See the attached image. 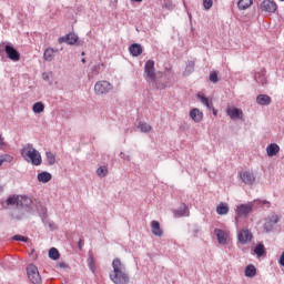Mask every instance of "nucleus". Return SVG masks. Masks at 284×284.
<instances>
[{
    "mask_svg": "<svg viewBox=\"0 0 284 284\" xmlns=\"http://www.w3.org/2000/svg\"><path fill=\"white\" fill-rule=\"evenodd\" d=\"M112 268L113 272L109 275L110 281L114 284H130V274L128 273V268L119 257H115L112 261Z\"/></svg>",
    "mask_w": 284,
    "mask_h": 284,
    "instance_id": "f257e3e1",
    "label": "nucleus"
},
{
    "mask_svg": "<svg viewBox=\"0 0 284 284\" xmlns=\"http://www.w3.org/2000/svg\"><path fill=\"white\" fill-rule=\"evenodd\" d=\"M211 83H219V72L212 71L209 75Z\"/></svg>",
    "mask_w": 284,
    "mask_h": 284,
    "instance_id": "e433bc0d",
    "label": "nucleus"
},
{
    "mask_svg": "<svg viewBox=\"0 0 284 284\" xmlns=\"http://www.w3.org/2000/svg\"><path fill=\"white\" fill-rule=\"evenodd\" d=\"M190 116L192 119V121H194V123H201L203 121V113L201 112L200 109H192L190 111Z\"/></svg>",
    "mask_w": 284,
    "mask_h": 284,
    "instance_id": "6ab92c4d",
    "label": "nucleus"
},
{
    "mask_svg": "<svg viewBox=\"0 0 284 284\" xmlns=\"http://www.w3.org/2000/svg\"><path fill=\"white\" fill-rule=\"evenodd\" d=\"M57 52H59V50H54L53 48H47L43 53L44 61H52Z\"/></svg>",
    "mask_w": 284,
    "mask_h": 284,
    "instance_id": "393cba45",
    "label": "nucleus"
},
{
    "mask_svg": "<svg viewBox=\"0 0 284 284\" xmlns=\"http://www.w3.org/2000/svg\"><path fill=\"white\" fill-rule=\"evenodd\" d=\"M50 77H52V73H43V74H42V79H43L44 81H50Z\"/></svg>",
    "mask_w": 284,
    "mask_h": 284,
    "instance_id": "de8ad7c7",
    "label": "nucleus"
},
{
    "mask_svg": "<svg viewBox=\"0 0 284 284\" xmlns=\"http://www.w3.org/2000/svg\"><path fill=\"white\" fill-rule=\"evenodd\" d=\"M214 6V0H203L204 10H210Z\"/></svg>",
    "mask_w": 284,
    "mask_h": 284,
    "instance_id": "ea45409f",
    "label": "nucleus"
},
{
    "mask_svg": "<svg viewBox=\"0 0 284 284\" xmlns=\"http://www.w3.org/2000/svg\"><path fill=\"white\" fill-rule=\"evenodd\" d=\"M0 159H1L2 163H4V162L12 163V160H13L12 155H8V154L0 155Z\"/></svg>",
    "mask_w": 284,
    "mask_h": 284,
    "instance_id": "a19ab883",
    "label": "nucleus"
},
{
    "mask_svg": "<svg viewBox=\"0 0 284 284\" xmlns=\"http://www.w3.org/2000/svg\"><path fill=\"white\" fill-rule=\"evenodd\" d=\"M278 263L282 267H284V252L281 254Z\"/></svg>",
    "mask_w": 284,
    "mask_h": 284,
    "instance_id": "8fccbe9b",
    "label": "nucleus"
},
{
    "mask_svg": "<svg viewBox=\"0 0 284 284\" xmlns=\"http://www.w3.org/2000/svg\"><path fill=\"white\" fill-rule=\"evenodd\" d=\"M98 176L104 178L108 176V168L106 166H100L97 170Z\"/></svg>",
    "mask_w": 284,
    "mask_h": 284,
    "instance_id": "c9c22d12",
    "label": "nucleus"
},
{
    "mask_svg": "<svg viewBox=\"0 0 284 284\" xmlns=\"http://www.w3.org/2000/svg\"><path fill=\"white\" fill-rule=\"evenodd\" d=\"M12 241H21L22 243H28V237L23 236V235H20V234H17V235L12 236Z\"/></svg>",
    "mask_w": 284,
    "mask_h": 284,
    "instance_id": "58836bf2",
    "label": "nucleus"
},
{
    "mask_svg": "<svg viewBox=\"0 0 284 284\" xmlns=\"http://www.w3.org/2000/svg\"><path fill=\"white\" fill-rule=\"evenodd\" d=\"M254 3L253 0H239L237 8L239 10H247Z\"/></svg>",
    "mask_w": 284,
    "mask_h": 284,
    "instance_id": "c756f323",
    "label": "nucleus"
},
{
    "mask_svg": "<svg viewBox=\"0 0 284 284\" xmlns=\"http://www.w3.org/2000/svg\"><path fill=\"white\" fill-rule=\"evenodd\" d=\"M8 148V144L3 141V136L0 134V150H6Z\"/></svg>",
    "mask_w": 284,
    "mask_h": 284,
    "instance_id": "c03bdc74",
    "label": "nucleus"
},
{
    "mask_svg": "<svg viewBox=\"0 0 284 284\" xmlns=\"http://www.w3.org/2000/svg\"><path fill=\"white\" fill-rule=\"evenodd\" d=\"M60 256L61 254L57 247H51L49 250V258H51V261H59Z\"/></svg>",
    "mask_w": 284,
    "mask_h": 284,
    "instance_id": "2f4dec72",
    "label": "nucleus"
},
{
    "mask_svg": "<svg viewBox=\"0 0 284 284\" xmlns=\"http://www.w3.org/2000/svg\"><path fill=\"white\" fill-rule=\"evenodd\" d=\"M112 90V84L108 81H99L94 85L95 94H108Z\"/></svg>",
    "mask_w": 284,
    "mask_h": 284,
    "instance_id": "1a4fd4ad",
    "label": "nucleus"
},
{
    "mask_svg": "<svg viewBox=\"0 0 284 284\" xmlns=\"http://www.w3.org/2000/svg\"><path fill=\"white\" fill-rule=\"evenodd\" d=\"M27 276L29 281H31L33 284H41V274H39V268L34 264H29L27 266Z\"/></svg>",
    "mask_w": 284,
    "mask_h": 284,
    "instance_id": "39448f33",
    "label": "nucleus"
},
{
    "mask_svg": "<svg viewBox=\"0 0 284 284\" xmlns=\"http://www.w3.org/2000/svg\"><path fill=\"white\" fill-rule=\"evenodd\" d=\"M21 156L24 161H28V163H32V165H41V163H43L41 153L37 149L32 148V144H27L21 150Z\"/></svg>",
    "mask_w": 284,
    "mask_h": 284,
    "instance_id": "f03ea898",
    "label": "nucleus"
},
{
    "mask_svg": "<svg viewBox=\"0 0 284 284\" xmlns=\"http://www.w3.org/2000/svg\"><path fill=\"white\" fill-rule=\"evenodd\" d=\"M194 72V61H187L185 70L183 72V77H190Z\"/></svg>",
    "mask_w": 284,
    "mask_h": 284,
    "instance_id": "473e14b6",
    "label": "nucleus"
},
{
    "mask_svg": "<svg viewBox=\"0 0 284 284\" xmlns=\"http://www.w3.org/2000/svg\"><path fill=\"white\" fill-rule=\"evenodd\" d=\"M276 223H281V216L277 214H272L265 219V223L263 225L264 231L270 234V232L274 231V226Z\"/></svg>",
    "mask_w": 284,
    "mask_h": 284,
    "instance_id": "0eeeda50",
    "label": "nucleus"
},
{
    "mask_svg": "<svg viewBox=\"0 0 284 284\" xmlns=\"http://www.w3.org/2000/svg\"><path fill=\"white\" fill-rule=\"evenodd\" d=\"M254 254H256L258 258L265 256V245L263 243H257L254 247Z\"/></svg>",
    "mask_w": 284,
    "mask_h": 284,
    "instance_id": "cd10ccee",
    "label": "nucleus"
},
{
    "mask_svg": "<svg viewBox=\"0 0 284 284\" xmlns=\"http://www.w3.org/2000/svg\"><path fill=\"white\" fill-rule=\"evenodd\" d=\"M45 110V104H43V102H36L32 105V111L34 112V114H41L42 112H44Z\"/></svg>",
    "mask_w": 284,
    "mask_h": 284,
    "instance_id": "c85d7f7f",
    "label": "nucleus"
},
{
    "mask_svg": "<svg viewBox=\"0 0 284 284\" xmlns=\"http://www.w3.org/2000/svg\"><path fill=\"white\" fill-rule=\"evenodd\" d=\"M58 267L65 270V267H68V264H65V262H60L58 263Z\"/></svg>",
    "mask_w": 284,
    "mask_h": 284,
    "instance_id": "3c124183",
    "label": "nucleus"
},
{
    "mask_svg": "<svg viewBox=\"0 0 284 284\" xmlns=\"http://www.w3.org/2000/svg\"><path fill=\"white\" fill-rule=\"evenodd\" d=\"M120 156L124 160V161H130V155L123 153V152H120Z\"/></svg>",
    "mask_w": 284,
    "mask_h": 284,
    "instance_id": "09e8293b",
    "label": "nucleus"
},
{
    "mask_svg": "<svg viewBox=\"0 0 284 284\" xmlns=\"http://www.w3.org/2000/svg\"><path fill=\"white\" fill-rule=\"evenodd\" d=\"M162 8H165V10H172L174 6L172 4V1H165Z\"/></svg>",
    "mask_w": 284,
    "mask_h": 284,
    "instance_id": "79ce46f5",
    "label": "nucleus"
},
{
    "mask_svg": "<svg viewBox=\"0 0 284 284\" xmlns=\"http://www.w3.org/2000/svg\"><path fill=\"white\" fill-rule=\"evenodd\" d=\"M1 205L3 210H8L9 206L19 210V195H10L6 201L1 202Z\"/></svg>",
    "mask_w": 284,
    "mask_h": 284,
    "instance_id": "f8f14e48",
    "label": "nucleus"
},
{
    "mask_svg": "<svg viewBox=\"0 0 284 284\" xmlns=\"http://www.w3.org/2000/svg\"><path fill=\"white\" fill-rule=\"evenodd\" d=\"M254 80L256 83H260V85L265 87L267 83V78L265 77V70H262V72H255Z\"/></svg>",
    "mask_w": 284,
    "mask_h": 284,
    "instance_id": "5701e85b",
    "label": "nucleus"
},
{
    "mask_svg": "<svg viewBox=\"0 0 284 284\" xmlns=\"http://www.w3.org/2000/svg\"><path fill=\"white\" fill-rule=\"evenodd\" d=\"M237 239L239 242L242 245H247V243H250V241H252V232L247 231V230H242L239 234H237Z\"/></svg>",
    "mask_w": 284,
    "mask_h": 284,
    "instance_id": "2eb2a0df",
    "label": "nucleus"
},
{
    "mask_svg": "<svg viewBox=\"0 0 284 284\" xmlns=\"http://www.w3.org/2000/svg\"><path fill=\"white\" fill-rule=\"evenodd\" d=\"M4 52L10 61H20L21 59V53H19V50H17V48H14L12 43H8L4 45Z\"/></svg>",
    "mask_w": 284,
    "mask_h": 284,
    "instance_id": "6e6552de",
    "label": "nucleus"
},
{
    "mask_svg": "<svg viewBox=\"0 0 284 284\" xmlns=\"http://www.w3.org/2000/svg\"><path fill=\"white\" fill-rule=\"evenodd\" d=\"M199 232H201V229L199 226H196L193 231L194 236H196V234H199Z\"/></svg>",
    "mask_w": 284,
    "mask_h": 284,
    "instance_id": "864d4df0",
    "label": "nucleus"
},
{
    "mask_svg": "<svg viewBox=\"0 0 284 284\" xmlns=\"http://www.w3.org/2000/svg\"><path fill=\"white\" fill-rule=\"evenodd\" d=\"M214 234L216 236L217 243L220 245H226L227 244V233L221 229H215Z\"/></svg>",
    "mask_w": 284,
    "mask_h": 284,
    "instance_id": "f3484780",
    "label": "nucleus"
},
{
    "mask_svg": "<svg viewBox=\"0 0 284 284\" xmlns=\"http://www.w3.org/2000/svg\"><path fill=\"white\" fill-rule=\"evenodd\" d=\"M155 88H156V90H165V85L160 82H155Z\"/></svg>",
    "mask_w": 284,
    "mask_h": 284,
    "instance_id": "49530a36",
    "label": "nucleus"
},
{
    "mask_svg": "<svg viewBox=\"0 0 284 284\" xmlns=\"http://www.w3.org/2000/svg\"><path fill=\"white\" fill-rule=\"evenodd\" d=\"M175 214H178V216H190V210L187 205L183 204V207L178 209Z\"/></svg>",
    "mask_w": 284,
    "mask_h": 284,
    "instance_id": "72a5a7b5",
    "label": "nucleus"
},
{
    "mask_svg": "<svg viewBox=\"0 0 284 284\" xmlns=\"http://www.w3.org/2000/svg\"><path fill=\"white\" fill-rule=\"evenodd\" d=\"M40 216L42 221H45V219H48V209L43 207L40 212Z\"/></svg>",
    "mask_w": 284,
    "mask_h": 284,
    "instance_id": "37998d69",
    "label": "nucleus"
},
{
    "mask_svg": "<svg viewBox=\"0 0 284 284\" xmlns=\"http://www.w3.org/2000/svg\"><path fill=\"white\" fill-rule=\"evenodd\" d=\"M45 161L48 165L52 166L54 163H57V156L51 151L45 152Z\"/></svg>",
    "mask_w": 284,
    "mask_h": 284,
    "instance_id": "7c9ffc66",
    "label": "nucleus"
},
{
    "mask_svg": "<svg viewBox=\"0 0 284 284\" xmlns=\"http://www.w3.org/2000/svg\"><path fill=\"white\" fill-rule=\"evenodd\" d=\"M82 57H85V52H82Z\"/></svg>",
    "mask_w": 284,
    "mask_h": 284,
    "instance_id": "4d7b16f0",
    "label": "nucleus"
},
{
    "mask_svg": "<svg viewBox=\"0 0 284 284\" xmlns=\"http://www.w3.org/2000/svg\"><path fill=\"white\" fill-rule=\"evenodd\" d=\"M216 212L217 214H220V216H225V214H229L230 212V206L227 205V203L221 202L216 206Z\"/></svg>",
    "mask_w": 284,
    "mask_h": 284,
    "instance_id": "a878e982",
    "label": "nucleus"
},
{
    "mask_svg": "<svg viewBox=\"0 0 284 284\" xmlns=\"http://www.w3.org/2000/svg\"><path fill=\"white\" fill-rule=\"evenodd\" d=\"M81 61H82V63H85V58H82V60H81Z\"/></svg>",
    "mask_w": 284,
    "mask_h": 284,
    "instance_id": "5fc2aeb1",
    "label": "nucleus"
},
{
    "mask_svg": "<svg viewBox=\"0 0 284 284\" xmlns=\"http://www.w3.org/2000/svg\"><path fill=\"white\" fill-rule=\"evenodd\" d=\"M144 74L146 81L156 83V73L154 72V60H148L144 64Z\"/></svg>",
    "mask_w": 284,
    "mask_h": 284,
    "instance_id": "423d86ee",
    "label": "nucleus"
},
{
    "mask_svg": "<svg viewBox=\"0 0 284 284\" xmlns=\"http://www.w3.org/2000/svg\"><path fill=\"white\" fill-rule=\"evenodd\" d=\"M256 103L258 105H270V103H272V98L267 94H260L256 98Z\"/></svg>",
    "mask_w": 284,
    "mask_h": 284,
    "instance_id": "b1692460",
    "label": "nucleus"
},
{
    "mask_svg": "<svg viewBox=\"0 0 284 284\" xmlns=\"http://www.w3.org/2000/svg\"><path fill=\"white\" fill-rule=\"evenodd\" d=\"M32 200L26 195H19L18 201V211L20 213H17V211L11 213L12 219H16V221H21L23 216H26V212H32Z\"/></svg>",
    "mask_w": 284,
    "mask_h": 284,
    "instance_id": "7ed1b4c3",
    "label": "nucleus"
},
{
    "mask_svg": "<svg viewBox=\"0 0 284 284\" xmlns=\"http://www.w3.org/2000/svg\"><path fill=\"white\" fill-rule=\"evenodd\" d=\"M240 179L245 185H252L256 181V176L250 171H241Z\"/></svg>",
    "mask_w": 284,
    "mask_h": 284,
    "instance_id": "9b49d317",
    "label": "nucleus"
},
{
    "mask_svg": "<svg viewBox=\"0 0 284 284\" xmlns=\"http://www.w3.org/2000/svg\"><path fill=\"white\" fill-rule=\"evenodd\" d=\"M260 8L262 12H271V13H274L276 12V10H278V6L276 4V2L272 0L262 1L260 4Z\"/></svg>",
    "mask_w": 284,
    "mask_h": 284,
    "instance_id": "9d476101",
    "label": "nucleus"
},
{
    "mask_svg": "<svg viewBox=\"0 0 284 284\" xmlns=\"http://www.w3.org/2000/svg\"><path fill=\"white\" fill-rule=\"evenodd\" d=\"M260 205H266L267 207H270V205H272V203H270V201L267 200H258Z\"/></svg>",
    "mask_w": 284,
    "mask_h": 284,
    "instance_id": "a18cd8bd",
    "label": "nucleus"
},
{
    "mask_svg": "<svg viewBox=\"0 0 284 284\" xmlns=\"http://www.w3.org/2000/svg\"><path fill=\"white\" fill-rule=\"evenodd\" d=\"M37 179L39 183H50V181H52V173L48 171H42L38 173Z\"/></svg>",
    "mask_w": 284,
    "mask_h": 284,
    "instance_id": "aec40b11",
    "label": "nucleus"
},
{
    "mask_svg": "<svg viewBox=\"0 0 284 284\" xmlns=\"http://www.w3.org/2000/svg\"><path fill=\"white\" fill-rule=\"evenodd\" d=\"M280 1H284V0H280Z\"/></svg>",
    "mask_w": 284,
    "mask_h": 284,
    "instance_id": "13d9d810",
    "label": "nucleus"
},
{
    "mask_svg": "<svg viewBox=\"0 0 284 284\" xmlns=\"http://www.w3.org/2000/svg\"><path fill=\"white\" fill-rule=\"evenodd\" d=\"M197 99L201 101L203 105H205V108H207V110H212V113L214 114V116L219 114L216 109H214V104H212V101H210L207 97L203 94H197Z\"/></svg>",
    "mask_w": 284,
    "mask_h": 284,
    "instance_id": "4468645a",
    "label": "nucleus"
},
{
    "mask_svg": "<svg viewBox=\"0 0 284 284\" xmlns=\"http://www.w3.org/2000/svg\"><path fill=\"white\" fill-rule=\"evenodd\" d=\"M235 222H236V223L239 222V216H235Z\"/></svg>",
    "mask_w": 284,
    "mask_h": 284,
    "instance_id": "6e6d98bb",
    "label": "nucleus"
},
{
    "mask_svg": "<svg viewBox=\"0 0 284 284\" xmlns=\"http://www.w3.org/2000/svg\"><path fill=\"white\" fill-rule=\"evenodd\" d=\"M252 204H240L236 209L237 216H247L252 212Z\"/></svg>",
    "mask_w": 284,
    "mask_h": 284,
    "instance_id": "dca6fc26",
    "label": "nucleus"
},
{
    "mask_svg": "<svg viewBox=\"0 0 284 284\" xmlns=\"http://www.w3.org/2000/svg\"><path fill=\"white\" fill-rule=\"evenodd\" d=\"M226 114L232 119V121L243 120V110L234 106L226 110Z\"/></svg>",
    "mask_w": 284,
    "mask_h": 284,
    "instance_id": "ddd939ff",
    "label": "nucleus"
},
{
    "mask_svg": "<svg viewBox=\"0 0 284 284\" xmlns=\"http://www.w3.org/2000/svg\"><path fill=\"white\" fill-rule=\"evenodd\" d=\"M151 232L154 236H163V229H161L159 221L151 222Z\"/></svg>",
    "mask_w": 284,
    "mask_h": 284,
    "instance_id": "412c9836",
    "label": "nucleus"
},
{
    "mask_svg": "<svg viewBox=\"0 0 284 284\" xmlns=\"http://www.w3.org/2000/svg\"><path fill=\"white\" fill-rule=\"evenodd\" d=\"M129 52L133 57H141V54H143V47L139 43H132L129 47Z\"/></svg>",
    "mask_w": 284,
    "mask_h": 284,
    "instance_id": "a211bd4d",
    "label": "nucleus"
},
{
    "mask_svg": "<svg viewBox=\"0 0 284 284\" xmlns=\"http://www.w3.org/2000/svg\"><path fill=\"white\" fill-rule=\"evenodd\" d=\"M88 266H89V270H91V272H94L95 265H94V257L92 255L88 257Z\"/></svg>",
    "mask_w": 284,
    "mask_h": 284,
    "instance_id": "4c0bfd02",
    "label": "nucleus"
},
{
    "mask_svg": "<svg viewBox=\"0 0 284 284\" xmlns=\"http://www.w3.org/2000/svg\"><path fill=\"white\" fill-rule=\"evenodd\" d=\"M138 129L141 132L148 133L152 130V126L150 124H148L146 122H139Z\"/></svg>",
    "mask_w": 284,
    "mask_h": 284,
    "instance_id": "f704fd0d",
    "label": "nucleus"
},
{
    "mask_svg": "<svg viewBox=\"0 0 284 284\" xmlns=\"http://www.w3.org/2000/svg\"><path fill=\"white\" fill-rule=\"evenodd\" d=\"M244 274L247 278H254L256 276V266L248 264L244 270Z\"/></svg>",
    "mask_w": 284,
    "mask_h": 284,
    "instance_id": "bb28decb",
    "label": "nucleus"
},
{
    "mask_svg": "<svg viewBox=\"0 0 284 284\" xmlns=\"http://www.w3.org/2000/svg\"><path fill=\"white\" fill-rule=\"evenodd\" d=\"M58 43H67L68 45H83V40H79V36L70 32L67 36L60 37Z\"/></svg>",
    "mask_w": 284,
    "mask_h": 284,
    "instance_id": "20e7f679",
    "label": "nucleus"
},
{
    "mask_svg": "<svg viewBox=\"0 0 284 284\" xmlns=\"http://www.w3.org/2000/svg\"><path fill=\"white\" fill-rule=\"evenodd\" d=\"M83 244H84L83 239H80L78 242L79 250H83Z\"/></svg>",
    "mask_w": 284,
    "mask_h": 284,
    "instance_id": "603ef678",
    "label": "nucleus"
},
{
    "mask_svg": "<svg viewBox=\"0 0 284 284\" xmlns=\"http://www.w3.org/2000/svg\"><path fill=\"white\" fill-rule=\"evenodd\" d=\"M281 152V146H278V144L276 143H271L266 146V154L267 156L272 158V156H276V153Z\"/></svg>",
    "mask_w": 284,
    "mask_h": 284,
    "instance_id": "4be33fe9",
    "label": "nucleus"
}]
</instances>
